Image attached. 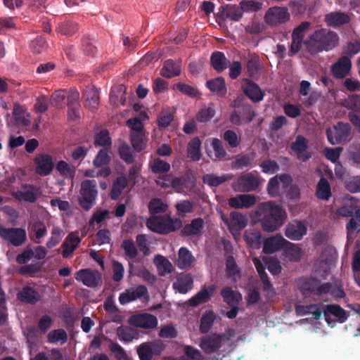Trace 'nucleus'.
<instances>
[{"mask_svg": "<svg viewBox=\"0 0 360 360\" xmlns=\"http://www.w3.org/2000/svg\"><path fill=\"white\" fill-rule=\"evenodd\" d=\"M264 212L262 220L263 229L268 232H273L281 227L287 218V214L279 205L271 202H264L259 206Z\"/></svg>", "mask_w": 360, "mask_h": 360, "instance_id": "obj_1", "label": "nucleus"}, {"mask_svg": "<svg viewBox=\"0 0 360 360\" xmlns=\"http://www.w3.org/2000/svg\"><path fill=\"white\" fill-rule=\"evenodd\" d=\"M339 42V37L334 32L325 29L319 30L306 41L309 51L311 53L329 51L335 47Z\"/></svg>", "mask_w": 360, "mask_h": 360, "instance_id": "obj_2", "label": "nucleus"}, {"mask_svg": "<svg viewBox=\"0 0 360 360\" xmlns=\"http://www.w3.org/2000/svg\"><path fill=\"white\" fill-rule=\"evenodd\" d=\"M98 195L96 183L94 180H84L81 184L79 203L85 210L88 211L96 204Z\"/></svg>", "mask_w": 360, "mask_h": 360, "instance_id": "obj_3", "label": "nucleus"}, {"mask_svg": "<svg viewBox=\"0 0 360 360\" xmlns=\"http://www.w3.org/2000/svg\"><path fill=\"white\" fill-rule=\"evenodd\" d=\"M290 13L285 8L273 7L268 9L264 15L266 24L271 26H277L288 22Z\"/></svg>", "mask_w": 360, "mask_h": 360, "instance_id": "obj_4", "label": "nucleus"}, {"mask_svg": "<svg viewBox=\"0 0 360 360\" xmlns=\"http://www.w3.org/2000/svg\"><path fill=\"white\" fill-rule=\"evenodd\" d=\"M259 179L257 176L252 173H248L239 177L238 180L233 184L232 188L236 191L249 192L256 189L259 185Z\"/></svg>", "mask_w": 360, "mask_h": 360, "instance_id": "obj_5", "label": "nucleus"}, {"mask_svg": "<svg viewBox=\"0 0 360 360\" xmlns=\"http://www.w3.org/2000/svg\"><path fill=\"white\" fill-rule=\"evenodd\" d=\"M165 349L164 344L160 341L145 342L137 348L141 360H150L153 355L160 354Z\"/></svg>", "mask_w": 360, "mask_h": 360, "instance_id": "obj_6", "label": "nucleus"}, {"mask_svg": "<svg viewBox=\"0 0 360 360\" xmlns=\"http://www.w3.org/2000/svg\"><path fill=\"white\" fill-rule=\"evenodd\" d=\"M292 179L289 175L283 174L271 178L268 184L267 191L271 196H277L283 193L285 188L291 183Z\"/></svg>", "mask_w": 360, "mask_h": 360, "instance_id": "obj_7", "label": "nucleus"}, {"mask_svg": "<svg viewBox=\"0 0 360 360\" xmlns=\"http://www.w3.org/2000/svg\"><path fill=\"white\" fill-rule=\"evenodd\" d=\"M0 236L13 245L18 246L25 242L26 233L22 229H5L0 226Z\"/></svg>", "mask_w": 360, "mask_h": 360, "instance_id": "obj_8", "label": "nucleus"}, {"mask_svg": "<svg viewBox=\"0 0 360 360\" xmlns=\"http://www.w3.org/2000/svg\"><path fill=\"white\" fill-rule=\"evenodd\" d=\"M34 162L36 166L35 171L40 176L49 175L54 167L51 156L47 154H37L34 159Z\"/></svg>", "mask_w": 360, "mask_h": 360, "instance_id": "obj_9", "label": "nucleus"}, {"mask_svg": "<svg viewBox=\"0 0 360 360\" xmlns=\"http://www.w3.org/2000/svg\"><path fill=\"white\" fill-rule=\"evenodd\" d=\"M349 131V126L348 124L339 123L338 125L328 129V140L333 145L338 144L346 139Z\"/></svg>", "mask_w": 360, "mask_h": 360, "instance_id": "obj_10", "label": "nucleus"}, {"mask_svg": "<svg viewBox=\"0 0 360 360\" xmlns=\"http://www.w3.org/2000/svg\"><path fill=\"white\" fill-rule=\"evenodd\" d=\"M101 274L97 271L91 270L89 269H82L77 272L75 279L82 282L84 285L88 287H95L101 281Z\"/></svg>", "mask_w": 360, "mask_h": 360, "instance_id": "obj_11", "label": "nucleus"}, {"mask_svg": "<svg viewBox=\"0 0 360 360\" xmlns=\"http://www.w3.org/2000/svg\"><path fill=\"white\" fill-rule=\"evenodd\" d=\"M129 323L142 328H153L158 325L157 318L149 314L134 315L129 319Z\"/></svg>", "mask_w": 360, "mask_h": 360, "instance_id": "obj_12", "label": "nucleus"}, {"mask_svg": "<svg viewBox=\"0 0 360 360\" xmlns=\"http://www.w3.org/2000/svg\"><path fill=\"white\" fill-rule=\"evenodd\" d=\"M205 150L212 159H222L226 156V151L221 141L216 138L208 139L205 142Z\"/></svg>", "mask_w": 360, "mask_h": 360, "instance_id": "obj_13", "label": "nucleus"}, {"mask_svg": "<svg viewBox=\"0 0 360 360\" xmlns=\"http://www.w3.org/2000/svg\"><path fill=\"white\" fill-rule=\"evenodd\" d=\"M221 217L224 222L228 226L229 229L233 233L235 231L240 230L245 227L248 224V219L245 216L240 213L233 212L230 215V219L220 212Z\"/></svg>", "mask_w": 360, "mask_h": 360, "instance_id": "obj_14", "label": "nucleus"}, {"mask_svg": "<svg viewBox=\"0 0 360 360\" xmlns=\"http://www.w3.org/2000/svg\"><path fill=\"white\" fill-rule=\"evenodd\" d=\"M307 228L305 223L293 221L289 223L285 229V236L292 240H300L307 234Z\"/></svg>", "mask_w": 360, "mask_h": 360, "instance_id": "obj_15", "label": "nucleus"}, {"mask_svg": "<svg viewBox=\"0 0 360 360\" xmlns=\"http://www.w3.org/2000/svg\"><path fill=\"white\" fill-rule=\"evenodd\" d=\"M257 202V198L250 194H240L229 200L230 207L235 209H248Z\"/></svg>", "mask_w": 360, "mask_h": 360, "instance_id": "obj_16", "label": "nucleus"}, {"mask_svg": "<svg viewBox=\"0 0 360 360\" xmlns=\"http://www.w3.org/2000/svg\"><path fill=\"white\" fill-rule=\"evenodd\" d=\"M321 313H323L326 321L328 325L331 324V316L335 318L340 322H344L347 319L346 311L338 305H327L321 307Z\"/></svg>", "mask_w": 360, "mask_h": 360, "instance_id": "obj_17", "label": "nucleus"}, {"mask_svg": "<svg viewBox=\"0 0 360 360\" xmlns=\"http://www.w3.org/2000/svg\"><path fill=\"white\" fill-rule=\"evenodd\" d=\"M146 292L147 289L143 285L131 288L120 294L119 301L122 304H124L143 297Z\"/></svg>", "mask_w": 360, "mask_h": 360, "instance_id": "obj_18", "label": "nucleus"}, {"mask_svg": "<svg viewBox=\"0 0 360 360\" xmlns=\"http://www.w3.org/2000/svg\"><path fill=\"white\" fill-rule=\"evenodd\" d=\"M147 226L154 232L164 233L174 230L170 226V221L168 219L151 217L147 221Z\"/></svg>", "mask_w": 360, "mask_h": 360, "instance_id": "obj_19", "label": "nucleus"}, {"mask_svg": "<svg viewBox=\"0 0 360 360\" xmlns=\"http://www.w3.org/2000/svg\"><path fill=\"white\" fill-rule=\"evenodd\" d=\"M352 68L351 60L347 57L340 58L332 67V72L335 77L342 79L346 77Z\"/></svg>", "mask_w": 360, "mask_h": 360, "instance_id": "obj_20", "label": "nucleus"}, {"mask_svg": "<svg viewBox=\"0 0 360 360\" xmlns=\"http://www.w3.org/2000/svg\"><path fill=\"white\" fill-rule=\"evenodd\" d=\"M195 259L192 253L186 248H181L178 252L176 264L181 269H187L192 267Z\"/></svg>", "mask_w": 360, "mask_h": 360, "instance_id": "obj_21", "label": "nucleus"}, {"mask_svg": "<svg viewBox=\"0 0 360 360\" xmlns=\"http://www.w3.org/2000/svg\"><path fill=\"white\" fill-rule=\"evenodd\" d=\"M242 86L244 93L254 102H259L263 99L264 93L259 86L248 79L243 81Z\"/></svg>", "mask_w": 360, "mask_h": 360, "instance_id": "obj_22", "label": "nucleus"}, {"mask_svg": "<svg viewBox=\"0 0 360 360\" xmlns=\"http://www.w3.org/2000/svg\"><path fill=\"white\" fill-rule=\"evenodd\" d=\"M222 339L223 336L216 334L205 337L201 340L200 347L205 353H212L221 346Z\"/></svg>", "mask_w": 360, "mask_h": 360, "instance_id": "obj_23", "label": "nucleus"}, {"mask_svg": "<svg viewBox=\"0 0 360 360\" xmlns=\"http://www.w3.org/2000/svg\"><path fill=\"white\" fill-rule=\"evenodd\" d=\"M286 243L288 240L281 235L270 237L264 240L263 251L266 254H271L283 248Z\"/></svg>", "mask_w": 360, "mask_h": 360, "instance_id": "obj_24", "label": "nucleus"}, {"mask_svg": "<svg viewBox=\"0 0 360 360\" xmlns=\"http://www.w3.org/2000/svg\"><path fill=\"white\" fill-rule=\"evenodd\" d=\"M307 140L302 136H298L291 146L292 151L302 161H306L311 157V154L307 150Z\"/></svg>", "mask_w": 360, "mask_h": 360, "instance_id": "obj_25", "label": "nucleus"}, {"mask_svg": "<svg viewBox=\"0 0 360 360\" xmlns=\"http://www.w3.org/2000/svg\"><path fill=\"white\" fill-rule=\"evenodd\" d=\"M325 21L328 26L339 27L349 23L350 17L345 13L331 12L326 15Z\"/></svg>", "mask_w": 360, "mask_h": 360, "instance_id": "obj_26", "label": "nucleus"}, {"mask_svg": "<svg viewBox=\"0 0 360 360\" xmlns=\"http://www.w3.org/2000/svg\"><path fill=\"white\" fill-rule=\"evenodd\" d=\"M193 279L191 274L179 276L173 283L174 289L179 293L185 294L193 288Z\"/></svg>", "mask_w": 360, "mask_h": 360, "instance_id": "obj_27", "label": "nucleus"}, {"mask_svg": "<svg viewBox=\"0 0 360 360\" xmlns=\"http://www.w3.org/2000/svg\"><path fill=\"white\" fill-rule=\"evenodd\" d=\"M309 27V22H304L294 30L292 33V41L291 44V51L293 53L298 52L301 47L302 39L304 37V32Z\"/></svg>", "mask_w": 360, "mask_h": 360, "instance_id": "obj_28", "label": "nucleus"}, {"mask_svg": "<svg viewBox=\"0 0 360 360\" xmlns=\"http://www.w3.org/2000/svg\"><path fill=\"white\" fill-rule=\"evenodd\" d=\"M80 242V238L76 233H70L65 238L63 247V255L64 257H68L71 253L76 249Z\"/></svg>", "mask_w": 360, "mask_h": 360, "instance_id": "obj_29", "label": "nucleus"}, {"mask_svg": "<svg viewBox=\"0 0 360 360\" xmlns=\"http://www.w3.org/2000/svg\"><path fill=\"white\" fill-rule=\"evenodd\" d=\"M214 290L213 286L202 288L195 296L189 300L190 305L195 307L206 302L213 295Z\"/></svg>", "mask_w": 360, "mask_h": 360, "instance_id": "obj_30", "label": "nucleus"}, {"mask_svg": "<svg viewBox=\"0 0 360 360\" xmlns=\"http://www.w3.org/2000/svg\"><path fill=\"white\" fill-rule=\"evenodd\" d=\"M154 264L161 276L171 273L174 269L172 263L164 256L158 255L153 259Z\"/></svg>", "mask_w": 360, "mask_h": 360, "instance_id": "obj_31", "label": "nucleus"}, {"mask_svg": "<svg viewBox=\"0 0 360 360\" xmlns=\"http://www.w3.org/2000/svg\"><path fill=\"white\" fill-rule=\"evenodd\" d=\"M13 196L19 200L34 202L37 198V193L32 186H24L20 190L15 192Z\"/></svg>", "mask_w": 360, "mask_h": 360, "instance_id": "obj_32", "label": "nucleus"}, {"mask_svg": "<svg viewBox=\"0 0 360 360\" xmlns=\"http://www.w3.org/2000/svg\"><path fill=\"white\" fill-rule=\"evenodd\" d=\"M181 72V67L179 63L174 62L173 60H167L162 69L161 70V75L163 77L171 78L177 76Z\"/></svg>", "mask_w": 360, "mask_h": 360, "instance_id": "obj_33", "label": "nucleus"}, {"mask_svg": "<svg viewBox=\"0 0 360 360\" xmlns=\"http://www.w3.org/2000/svg\"><path fill=\"white\" fill-rule=\"evenodd\" d=\"M85 99V106L91 110L95 109L98 106L99 97L98 93L94 88L87 89L84 95Z\"/></svg>", "mask_w": 360, "mask_h": 360, "instance_id": "obj_34", "label": "nucleus"}, {"mask_svg": "<svg viewBox=\"0 0 360 360\" xmlns=\"http://www.w3.org/2000/svg\"><path fill=\"white\" fill-rule=\"evenodd\" d=\"M284 247H285V255L290 261L297 262L300 259L303 252L298 245L288 241Z\"/></svg>", "mask_w": 360, "mask_h": 360, "instance_id": "obj_35", "label": "nucleus"}, {"mask_svg": "<svg viewBox=\"0 0 360 360\" xmlns=\"http://www.w3.org/2000/svg\"><path fill=\"white\" fill-rule=\"evenodd\" d=\"M201 142L199 139H193L188 145V157L194 160L198 161L200 159L201 151H200Z\"/></svg>", "mask_w": 360, "mask_h": 360, "instance_id": "obj_36", "label": "nucleus"}, {"mask_svg": "<svg viewBox=\"0 0 360 360\" xmlns=\"http://www.w3.org/2000/svg\"><path fill=\"white\" fill-rule=\"evenodd\" d=\"M221 295L225 302L229 305H235L242 300V295L230 288H225L221 291Z\"/></svg>", "mask_w": 360, "mask_h": 360, "instance_id": "obj_37", "label": "nucleus"}, {"mask_svg": "<svg viewBox=\"0 0 360 360\" xmlns=\"http://www.w3.org/2000/svg\"><path fill=\"white\" fill-rule=\"evenodd\" d=\"M316 195L319 199L328 200L331 196L330 186L328 182L321 179L316 186Z\"/></svg>", "mask_w": 360, "mask_h": 360, "instance_id": "obj_38", "label": "nucleus"}, {"mask_svg": "<svg viewBox=\"0 0 360 360\" xmlns=\"http://www.w3.org/2000/svg\"><path fill=\"white\" fill-rule=\"evenodd\" d=\"M13 115L15 120L22 125H27L30 122L29 113L19 105H15L13 108Z\"/></svg>", "mask_w": 360, "mask_h": 360, "instance_id": "obj_39", "label": "nucleus"}, {"mask_svg": "<svg viewBox=\"0 0 360 360\" xmlns=\"http://www.w3.org/2000/svg\"><path fill=\"white\" fill-rule=\"evenodd\" d=\"M211 63L213 68L218 72H221L226 68L228 61L224 53L215 52L212 55Z\"/></svg>", "mask_w": 360, "mask_h": 360, "instance_id": "obj_40", "label": "nucleus"}, {"mask_svg": "<svg viewBox=\"0 0 360 360\" xmlns=\"http://www.w3.org/2000/svg\"><path fill=\"white\" fill-rule=\"evenodd\" d=\"M295 310L297 315L311 314L314 319H318L321 315V307L316 305L297 306Z\"/></svg>", "mask_w": 360, "mask_h": 360, "instance_id": "obj_41", "label": "nucleus"}, {"mask_svg": "<svg viewBox=\"0 0 360 360\" xmlns=\"http://www.w3.org/2000/svg\"><path fill=\"white\" fill-rule=\"evenodd\" d=\"M254 264L257 269L258 274L260 275L261 278L263 280L265 288L264 290L267 291L269 295H273L274 292L271 288V285L269 283L268 281L266 279V274L264 272V266L263 262L258 258L255 257L253 259Z\"/></svg>", "mask_w": 360, "mask_h": 360, "instance_id": "obj_42", "label": "nucleus"}, {"mask_svg": "<svg viewBox=\"0 0 360 360\" xmlns=\"http://www.w3.org/2000/svg\"><path fill=\"white\" fill-rule=\"evenodd\" d=\"M245 240L253 248H259L261 245V235L257 230H248L245 232Z\"/></svg>", "mask_w": 360, "mask_h": 360, "instance_id": "obj_43", "label": "nucleus"}, {"mask_svg": "<svg viewBox=\"0 0 360 360\" xmlns=\"http://www.w3.org/2000/svg\"><path fill=\"white\" fill-rule=\"evenodd\" d=\"M222 15L225 18L232 20H238L243 15L240 7L238 8L233 5H227L223 7Z\"/></svg>", "mask_w": 360, "mask_h": 360, "instance_id": "obj_44", "label": "nucleus"}, {"mask_svg": "<svg viewBox=\"0 0 360 360\" xmlns=\"http://www.w3.org/2000/svg\"><path fill=\"white\" fill-rule=\"evenodd\" d=\"M202 228L203 221L201 219H195L184 228L183 233L186 236L198 235L201 232Z\"/></svg>", "mask_w": 360, "mask_h": 360, "instance_id": "obj_45", "label": "nucleus"}, {"mask_svg": "<svg viewBox=\"0 0 360 360\" xmlns=\"http://www.w3.org/2000/svg\"><path fill=\"white\" fill-rule=\"evenodd\" d=\"M56 169L65 178L72 179L75 174V167L64 160H60L57 163Z\"/></svg>", "mask_w": 360, "mask_h": 360, "instance_id": "obj_46", "label": "nucleus"}, {"mask_svg": "<svg viewBox=\"0 0 360 360\" xmlns=\"http://www.w3.org/2000/svg\"><path fill=\"white\" fill-rule=\"evenodd\" d=\"M111 217V213L107 210L97 209L93 214L90 221V226H94L95 224H99Z\"/></svg>", "mask_w": 360, "mask_h": 360, "instance_id": "obj_47", "label": "nucleus"}, {"mask_svg": "<svg viewBox=\"0 0 360 360\" xmlns=\"http://www.w3.org/2000/svg\"><path fill=\"white\" fill-rule=\"evenodd\" d=\"M64 236L63 229L57 226H53L51 233V237L49 238L46 246L49 248L58 245Z\"/></svg>", "mask_w": 360, "mask_h": 360, "instance_id": "obj_48", "label": "nucleus"}, {"mask_svg": "<svg viewBox=\"0 0 360 360\" xmlns=\"http://www.w3.org/2000/svg\"><path fill=\"white\" fill-rule=\"evenodd\" d=\"M156 183L162 188H169L170 186L178 190L181 181L179 179H174L171 175H165L160 176Z\"/></svg>", "mask_w": 360, "mask_h": 360, "instance_id": "obj_49", "label": "nucleus"}, {"mask_svg": "<svg viewBox=\"0 0 360 360\" xmlns=\"http://www.w3.org/2000/svg\"><path fill=\"white\" fill-rule=\"evenodd\" d=\"M231 174H224L221 176H216L214 174H207L203 177L205 184L210 186H217L221 183L228 181L232 178Z\"/></svg>", "mask_w": 360, "mask_h": 360, "instance_id": "obj_50", "label": "nucleus"}, {"mask_svg": "<svg viewBox=\"0 0 360 360\" xmlns=\"http://www.w3.org/2000/svg\"><path fill=\"white\" fill-rule=\"evenodd\" d=\"M18 298L26 302L34 303L39 300V296L32 288H25L18 293Z\"/></svg>", "mask_w": 360, "mask_h": 360, "instance_id": "obj_51", "label": "nucleus"}, {"mask_svg": "<svg viewBox=\"0 0 360 360\" xmlns=\"http://www.w3.org/2000/svg\"><path fill=\"white\" fill-rule=\"evenodd\" d=\"M125 87L122 85L113 89L111 93L110 100L115 105H122L125 103Z\"/></svg>", "mask_w": 360, "mask_h": 360, "instance_id": "obj_52", "label": "nucleus"}, {"mask_svg": "<svg viewBox=\"0 0 360 360\" xmlns=\"http://www.w3.org/2000/svg\"><path fill=\"white\" fill-rule=\"evenodd\" d=\"M150 167L153 172L160 174L168 172L170 165L159 158H155L150 162Z\"/></svg>", "mask_w": 360, "mask_h": 360, "instance_id": "obj_53", "label": "nucleus"}, {"mask_svg": "<svg viewBox=\"0 0 360 360\" xmlns=\"http://www.w3.org/2000/svg\"><path fill=\"white\" fill-rule=\"evenodd\" d=\"M67 340V334L63 329L51 331L48 334V341L53 344H63Z\"/></svg>", "mask_w": 360, "mask_h": 360, "instance_id": "obj_54", "label": "nucleus"}, {"mask_svg": "<svg viewBox=\"0 0 360 360\" xmlns=\"http://www.w3.org/2000/svg\"><path fill=\"white\" fill-rule=\"evenodd\" d=\"M117 334L119 339L124 342H131L136 335L134 329L124 326L117 328Z\"/></svg>", "mask_w": 360, "mask_h": 360, "instance_id": "obj_55", "label": "nucleus"}, {"mask_svg": "<svg viewBox=\"0 0 360 360\" xmlns=\"http://www.w3.org/2000/svg\"><path fill=\"white\" fill-rule=\"evenodd\" d=\"M127 179L125 177H119L113 184L111 191V198H117L127 186Z\"/></svg>", "mask_w": 360, "mask_h": 360, "instance_id": "obj_56", "label": "nucleus"}, {"mask_svg": "<svg viewBox=\"0 0 360 360\" xmlns=\"http://www.w3.org/2000/svg\"><path fill=\"white\" fill-rule=\"evenodd\" d=\"M207 86L214 92L224 94L226 91L224 80L220 77L208 81Z\"/></svg>", "mask_w": 360, "mask_h": 360, "instance_id": "obj_57", "label": "nucleus"}, {"mask_svg": "<svg viewBox=\"0 0 360 360\" xmlns=\"http://www.w3.org/2000/svg\"><path fill=\"white\" fill-rule=\"evenodd\" d=\"M167 207L166 202L158 198L152 200L149 204L150 212L153 214L165 212Z\"/></svg>", "mask_w": 360, "mask_h": 360, "instance_id": "obj_58", "label": "nucleus"}, {"mask_svg": "<svg viewBox=\"0 0 360 360\" xmlns=\"http://www.w3.org/2000/svg\"><path fill=\"white\" fill-rule=\"evenodd\" d=\"M110 160V158L107 149H102L96 156L93 161V164L95 167H102L103 166L108 165Z\"/></svg>", "mask_w": 360, "mask_h": 360, "instance_id": "obj_59", "label": "nucleus"}, {"mask_svg": "<svg viewBox=\"0 0 360 360\" xmlns=\"http://www.w3.org/2000/svg\"><path fill=\"white\" fill-rule=\"evenodd\" d=\"M262 4L255 0H243L240 2L241 11L255 12L262 8Z\"/></svg>", "mask_w": 360, "mask_h": 360, "instance_id": "obj_60", "label": "nucleus"}, {"mask_svg": "<svg viewBox=\"0 0 360 360\" xmlns=\"http://www.w3.org/2000/svg\"><path fill=\"white\" fill-rule=\"evenodd\" d=\"M94 143L96 146H110L111 140L109 133L106 130H101L97 133L94 136Z\"/></svg>", "mask_w": 360, "mask_h": 360, "instance_id": "obj_61", "label": "nucleus"}, {"mask_svg": "<svg viewBox=\"0 0 360 360\" xmlns=\"http://www.w3.org/2000/svg\"><path fill=\"white\" fill-rule=\"evenodd\" d=\"M214 320V313L212 311L206 312L201 319L200 330L202 333L207 332L211 328Z\"/></svg>", "mask_w": 360, "mask_h": 360, "instance_id": "obj_62", "label": "nucleus"}, {"mask_svg": "<svg viewBox=\"0 0 360 360\" xmlns=\"http://www.w3.org/2000/svg\"><path fill=\"white\" fill-rule=\"evenodd\" d=\"M131 140L134 149L136 150H141L146 143V136L144 132L131 134Z\"/></svg>", "mask_w": 360, "mask_h": 360, "instance_id": "obj_63", "label": "nucleus"}, {"mask_svg": "<svg viewBox=\"0 0 360 360\" xmlns=\"http://www.w3.org/2000/svg\"><path fill=\"white\" fill-rule=\"evenodd\" d=\"M184 350L185 354L180 360H195L201 356L200 352L191 346H185Z\"/></svg>", "mask_w": 360, "mask_h": 360, "instance_id": "obj_64", "label": "nucleus"}]
</instances>
